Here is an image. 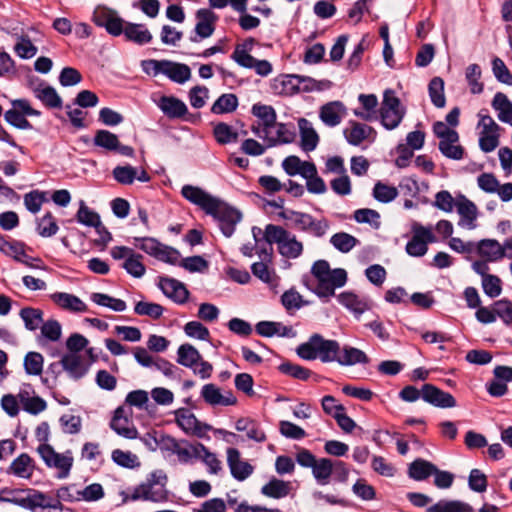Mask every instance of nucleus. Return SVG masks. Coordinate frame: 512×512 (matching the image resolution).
Listing matches in <instances>:
<instances>
[{
    "instance_id": "f257e3e1",
    "label": "nucleus",
    "mask_w": 512,
    "mask_h": 512,
    "mask_svg": "<svg viewBox=\"0 0 512 512\" xmlns=\"http://www.w3.org/2000/svg\"><path fill=\"white\" fill-rule=\"evenodd\" d=\"M181 194L186 200L211 215L225 237L233 235L236 225L242 219L240 211L197 186L184 185Z\"/></svg>"
},
{
    "instance_id": "f03ea898",
    "label": "nucleus",
    "mask_w": 512,
    "mask_h": 512,
    "mask_svg": "<svg viewBox=\"0 0 512 512\" xmlns=\"http://www.w3.org/2000/svg\"><path fill=\"white\" fill-rule=\"evenodd\" d=\"M340 351V344L336 340L325 339L320 334H313L308 341L300 344L296 352L304 360L319 359L323 363L334 362Z\"/></svg>"
},
{
    "instance_id": "7ed1b4c3",
    "label": "nucleus",
    "mask_w": 512,
    "mask_h": 512,
    "mask_svg": "<svg viewBox=\"0 0 512 512\" xmlns=\"http://www.w3.org/2000/svg\"><path fill=\"white\" fill-rule=\"evenodd\" d=\"M37 453L48 468L57 470L58 479H65L70 475L74 462L70 450L58 453L50 444H40L37 447Z\"/></svg>"
},
{
    "instance_id": "20e7f679",
    "label": "nucleus",
    "mask_w": 512,
    "mask_h": 512,
    "mask_svg": "<svg viewBox=\"0 0 512 512\" xmlns=\"http://www.w3.org/2000/svg\"><path fill=\"white\" fill-rule=\"evenodd\" d=\"M406 114V108L401 104L398 97L392 90L384 93L383 101L380 107V121L387 130L397 128Z\"/></svg>"
},
{
    "instance_id": "39448f33",
    "label": "nucleus",
    "mask_w": 512,
    "mask_h": 512,
    "mask_svg": "<svg viewBox=\"0 0 512 512\" xmlns=\"http://www.w3.org/2000/svg\"><path fill=\"white\" fill-rule=\"evenodd\" d=\"M148 65L153 66V75L164 74L170 80L183 84L191 78V69L188 65L169 60H152Z\"/></svg>"
},
{
    "instance_id": "423d86ee",
    "label": "nucleus",
    "mask_w": 512,
    "mask_h": 512,
    "mask_svg": "<svg viewBox=\"0 0 512 512\" xmlns=\"http://www.w3.org/2000/svg\"><path fill=\"white\" fill-rule=\"evenodd\" d=\"M413 236L406 245V252L413 257H421L427 253L428 243L435 241L430 228L414 223L412 226Z\"/></svg>"
},
{
    "instance_id": "0eeeda50",
    "label": "nucleus",
    "mask_w": 512,
    "mask_h": 512,
    "mask_svg": "<svg viewBox=\"0 0 512 512\" xmlns=\"http://www.w3.org/2000/svg\"><path fill=\"white\" fill-rule=\"evenodd\" d=\"M160 483V476L157 473H151L146 482L141 483L134 488L129 496L132 501L145 500L152 502H161L166 499V493L163 487L154 489L155 485Z\"/></svg>"
},
{
    "instance_id": "6e6552de",
    "label": "nucleus",
    "mask_w": 512,
    "mask_h": 512,
    "mask_svg": "<svg viewBox=\"0 0 512 512\" xmlns=\"http://www.w3.org/2000/svg\"><path fill=\"white\" fill-rule=\"evenodd\" d=\"M93 21L99 27H104L112 36H119L124 33V20L117 15V12L105 7H99L93 14Z\"/></svg>"
},
{
    "instance_id": "1a4fd4ad",
    "label": "nucleus",
    "mask_w": 512,
    "mask_h": 512,
    "mask_svg": "<svg viewBox=\"0 0 512 512\" xmlns=\"http://www.w3.org/2000/svg\"><path fill=\"white\" fill-rule=\"evenodd\" d=\"M347 272L342 268L330 270L326 277L318 280L315 293L319 297H331L335 294V289L346 284Z\"/></svg>"
},
{
    "instance_id": "9d476101",
    "label": "nucleus",
    "mask_w": 512,
    "mask_h": 512,
    "mask_svg": "<svg viewBox=\"0 0 512 512\" xmlns=\"http://www.w3.org/2000/svg\"><path fill=\"white\" fill-rule=\"evenodd\" d=\"M196 19L195 35L190 37V40L195 43L210 37L214 33L218 17L210 9L203 8L196 12Z\"/></svg>"
},
{
    "instance_id": "9b49d317",
    "label": "nucleus",
    "mask_w": 512,
    "mask_h": 512,
    "mask_svg": "<svg viewBox=\"0 0 512 512\" xmlns=\"http://www.w3.org/2000/svg\"><path fill=\"white\" fill-rule=\"evenodd\" d=\"M289 233L290 232L281 226L268 224L264 231L263 247H260L259 251H257L259 257L263 259H270L273 252L272 244L276 243L279 247L281 243L285 241V238L289 235Z\"/></svg>"
},
{
    "instance_id": "f8f14e48",
    "label": "nucleus",
    "mask_w": 512,
    "mask_h": 512,
    "mask_svg": "<svg viewBox=\"0 0 512 512\" xmlns=\"http://www.w3.org/2000/svg\"><path fill=\"white\" fill-rule=\"evenodd\" d=\"M175 416L178 426L187 434L202 437L207 430L211 429L207 424L202 425L189 409L180 408L175 411Z\"/></svg>"
},
{
    "instance_id": "ddd939ff",
    "label": "nucleus",
    "mask_w": 512,
    "mask_h": 512,
    "mask_svg": "<svg viewBox=\"0 0 512 512\" xmlns=\"http://www.w3.org/2000/svg\"><path fill=\"white\" fill-rule=\"evenodd\" d=\"M456 208L460 216L458 225L469 230L475 229L478 217L477 206L466 196L459 195L456 199Z\"/></svg>"
},
{
    "instance_id": "4468645a",
    "label": "nucleus",
    "mask_w": 512,
    "mask_h": 512,
    "mask_svg": "<svg viewBox=\"0 0 512 512\" xmlns=\"http://www.w3.org/2000/svg\"><path fill=\"white\" fill-rule=\"evenodd\" d=\"M422 399L436 407L453 408L456 400L452 394L445 392L432 384H425L422 387Z\"/></svg>"
},
{
    "instance_id": "2eb2a0df",
    "label": "nucleus",
    "mask_w": 512,
    "mask_h": 512,
    "mask_svg": "<svg viewBox=\"0 0 512 512\" xmlns=\"http://www.w3.org/2000/svg\"><path fill=\"white\" fill-rule=\"evenodd\" d=\"M345 139L350 145L359 146L363 141L369 139L372 135V141L375 137V130L373 127L350 120L348 126L343 130Z\"/></svg>"
},
{
    "instance_id": "dca6fc26",
    "label": "nucleus",
    "mask_w": 512,
    "mask_h": 512,
    "mask_svg": "<svg viewBox=\"0 0 512 512\" xmlns=\"http://www.w3.org/2000/svg\"><path fill=\"white\" fill-rule=\"evenodd\" d=\"M110 428L119 436L126 439H135L138 436V431L125 414L123 407H118L114 411V415L110 421Z\"/></svg>"
},
{
    "instance_id": "f3484780",
    "label": "nucleus",
    "mask_w": 512,
    "mask_h": 512,
    "mask_svg": "<svg viewBox=\"0 0 512 512\" xmlns=\"http://www.w3.org/2000/svg\"><path fill=\"white\" fill-rule=\"evenodd\" d=\"M201 397L211 406H230L237 403V399L231 391H227L223 394L221 390L212 383L205 384L202 387Z\"/></svg>"
},
{
    "instance_id": "a211bd4d",
    "label": "nucleus",
    "mask_w": 512,
    "mask_h": 512,
    "mask_svg": "<svg viewBox=\"0 0 512 512\" xmlns=\"http://www.w3.org/2000/svg\"><path fill=\"white\" fill-rule=\"evenodd\" d=\"M159 288L164 295L177 304H184L189 297V291L185 285L173 278L161 277L159 281Z\"/></svg>"
},
{
    "instance_id": "6ab92c4d",
    "label": "nucleus",
    "mask_w": 512,
    "mask_h": 512,
    "mask_svg": "<svg viewBox=\"0 0 512 512\" xmlns=\"http://www.w3.org/2000/svg\"><path fill=\"white\" fill-rule=\"evenodd\" d=\"M227 464L232 476L238 481H244L253 473V466L241 459L240 452L236 448L227 449Z\"/></svg>"
},
{
    "instance_id": "aec40b11",
    "label": "nucleus",
    "mask_w": 512,
    "mask_h": 512,
    "mask_svg": "<svg viewBox=\"0 0 512 512\" xmlns=\"http://www.w3.org/2000/svg\"><path fill=\"white\" fill-rule=\"evenodd\" d=\"M347 109L340 101L328 102L320 108L319 117L329 127L339 125L346 116Z\"/></svg>"
},
{
    "instance_id": "412c9836",
    "label": "nucleus",
    "mask_w": 512,
    "mask_h": 512,
    "mask_svg": "<svg viewBox=\"0 0 512 512\" xmlns=\"http://www.w3.org/2000/svg\"><path fill=\"white\" fill-rule=\"evenodd\" d=\"M299 75H280L273 79L271 88L277 95L291 96L300 92Z\"/></svg>"
},
{
    "instance_id": "4be33fe9",
    "label": "nucleus",
    "mask_w": 512,
    "mask_h": 512,
    "mask_svg": "<svg viewBox=\"0 0 512 512\" xmlns=\"http://www.w3.org/2000/svg\"><path fill=\"white\" fill-rule=\"evenodd\" d=\"M34 96L49 109L62 108V99L52 86L41 82L32 88Z\"/></svg>"
},
{
    "instance_id": "5701e85b",
    "label": "nucleus",
    "mask_w": 512,
    "mask_h": 512,
    "mask_svg": "<svg viewBox=\"0 0 512 512\" xmlns=\"http://www.w3.org/2000/svg\"><path fill=\"white\" fill-rule=\"evenodd\" d=\"M21 505L30 510H35L38 507L62 510V503L58 499L38 491L23 498Z\"/></svg>"
},
{
    "instance_id": "b1692460",
    "label": "nucleus",
    "mask_w": 512,
    "mask_h": 512,
    "mask_svg": "<svg viewBox=\"0 0 512 512\" xmlns=\"http://www.w3.org/2000/svg\"><path fill=\"white\" fill-rule=\"evenodd\" d=\"M251 112L260 120L265 138H268V135L272 133L271 130L276 125L277 114L275 109L270 105L257 103L252 106Z\"/></svg>"
},
{
    "instance_id": "393cba45",
    "label": "nucleus",
    "mask_w": 512,
    "mask_h": 512,
    "mask_svg": "<svg viewBox=\"0 0 512 512\" xmlns=\"http://www.w3.org/2000/svg\"><path fill=\"white\" fill-rule=\"evenodd\" d=\"M34 470L35 461L27 453H21L11 462L7 469V473L18 478L30 479Z\"/></svg>"
},
{
    "instance_id": "a878e982",
    "label": "nucleus",
    "mask_w": 512,
    "mask_h": 512,
    "mask_svg": "<svg viewBox=\"0 0 512 512\" xmlns=\"http://www.w3.org/2000/svg\"><path fill=\"white\" fill-rule=\"evenodd\" d=\"M158 107L170 119L183 118L188 113L186 104L174 96H162Z\"/></svg>"
},
{
    "instance_id": "bb28decb",
    "label": "nucleus",
    "mask_w": 512,
    "mask_h": 512,
    "mask_svg": "<svg viewBox=\"0 0 512 512\" xmlns=\"http://www.w3.org/2000/svg\"><path fill=\"white\" fill-rule=\"evenodd\" d=\"M50 298L60 308L78 313L87 311V305L77 296L65 292H55Z\"/></svg>"
},
{
    "instance_id": "cd10ccee",
    "label": "nucleus",
    "mask_w": 512,
    "mask_h": 512,
    "mask_svg": "<svg viewBox=\"0 0 512 512\" xmlns=\"http://www.w3.org/2000/svg\"><path fill=\"white\" fill-rule=\"evenodd\" d=\"M282 168L289 176L301 175L307 176L315 171L313 162L302 161L298 156L290 155L282 161Z\"/></svg>"
},
{
    "instance_id": "c85d7f7f",
    "label": "nucleus",
    "mask_w": 512,
    "mask_h": 512,
    "mask_svg": "<svg viewBox=\"0 0 512 512\" xmlns=\"http://www.w3.org/2000/svg\"><path fill=\"white\" fill-rule=\"evenodd\" d=\"M61 364L64 370L73 379L82 378L88 371L82 357L76 353H68L64 355L61 359Z\"/></svg>"
},
{
    "instance_id": "c756f323",
    "label": "nucleus",
    "mask_w": 512,
    "mask_h": 512,
    "mask_svg": "<svg viewBox=\"0 0 512 512\" xmlns=\"http://www.w3.org/2000/svg\"><path fill=\"white\" fill-rule=\"evenodd\" d=\"M335 362H338L342 366H352L355 364H367L369 358L364 351L358 348L344 346L337 354Z\"/></svg>"
},
{
    "instance_id": "7c9ffc66",
    "label": "nucleus",
    "mask_w": 512,
    "mask_h": 512,
    "mask_svg": "<svg viewBox=\"0 0 512 512\" xmlns=\"http://www.w3.org/2000/svg\"><path fill=\"white\" fill-rule=\"evenodd\" d=\"M503 250L502 245L495 239H483L477 245L478 254L490 262L503 258Z\"/></svg>"
},
{
    "instance_id": "2f4dec72",
    "label": "nucleus",
    "mask_w": 512,
    "mask_h": 512,
    "mask_svg": "<svg viewBox=\"0 0 512 512\" xmlns=\"http://www.w3.org/2000/svg\"><path fill=\"white\" fill-rule=\"evenodd\" d=\"M124 36L126 40L143 45L152 40V34L143 24L126 23Z\"/></svg>"
},
{
    "instance_id": "473e14b6",
    "label": "nucleus",
    "mask_w": 512,
    "mask_h": 512,
    "mask_svg": "<svg viewBox=\"0 0 512 512\" xmlns=\"http://www.w3.org/2000/svg\"><path fill=\"white\" fill-rule=\"evenodd\" d=\"M427 512H474L473 507L460 500L441 499L427 508Z\"/></svg>"
},
{
    "instance_id": "72a5a7b5",
    "label": "nucleus",
    "mask_w": 512,
    "mask_h": 512,
    "mask_svg": "<svg viewBox=\"0 0 512 512\" xmlns=\"http://www.w3.org/2000/svg\"><path fill=\"white\" fill-rule=\"evenodd\" d=\"M436 471V466L424 459L414 460L408 468L409 477L416 481H423L430 477Z\"/></svg>"
},
{
    "instance_id": "f704fd0d",
    "label": "nucleus",
    "mask_w": 512,
    "mask_h": 512,
    "mask_svg": "<svg viewBox=\"0 0 512 512\" xmlns=\"http://www.w3.org/2000/svg\"><path fill=\"white\" fill-rule=\"evenodd\" d=\"M300 136H301V148L310 152L313 151L319 142V136L309 122L306 119H301L299 122Z\"/></svg>"
},
{
    "instance_id": "c9c22d12",
    "label": "nucleus",
    "mask_w": 512,
    "mask_h": 512,
    "mask_svg": "<svg viewBox=\"0 0 512 512\" xmlns=\"http://www.w3.org/2000/svg\"><path fill=\"white\" fill-rule=\"evenodd\" d=\"M177 362L185 367L194 368L201 360V354L191 344H182L177 351Z\"/></svg>"
},
{
    "instance_id": "e433bc0d",
    "label": "nucleus",
    "mask_w": 512,
    "mask_h": 512,
    "mask_svg": "<svg viewBox=\"0 0 512 512\" xmlns=\"http://www.w3.org/2000/svg\"><path fill=\"white\" fill-rule=\"evenodd\" d=\"M290 492V483L273 478L261 488V493L267 497L280 499Z\"/></svg>"
},
{
    "instance_id": "4c0bfd02",
    "label": "nucleus",
    "mask_w": 512,
    "mask_h": 512,
    "mask_svg": "<svg viewBox=\"0 0 512 512\" xmlns=\"http://www.w3.org/2000/svg\"><path fill=\"white\" fill-rule=\"evenodd\" d=\"M459 134L455 138H449L446 140H440L438 148L440 152L449 159L461 160L464 157V148L458 144Z\"/></svg>"
},
{
    "instance_id": "58836bf2",
    "label": "nucleus",
    "mask_w": 512,
    "mask_h": 512,
    "mask_svg": "<svg viewBox=\"0 0 512 512\" xmlns=\"http://www.w3.org/2000/svg\"><path fill=\"white\" fill-rule=\"evenodd\" d=\"M278 251L285 258L295 259L302 254L303 244L296 239L295 235L289 233L285 241L278 247Z\"/></svg>"
},
{
    "instance_id": "ea45409f",
    "label": "nucleus",
    "mask_w": 512,
    "mask_h": 512,
    "mask_svg": "<svg viewBox=\"0 0 512 512\" xmlns=\"http://www.w3.org/2000/svg\"><path fill=\"white\" fill-rule=\"evenodd\" d=\"M194 455L206 464L211 474H217L221 470V462L217 456L210 452L203 444H198L194 447Z\"/></svg>"
},
{
    "instance_id": "a19ab883",
    "label": "nucleus",
    "mask_w": 512,
    "mask_h": 512,
    "mask_svg": "<svg viewBox=\"0 0 512 512\" xmlns=\"http://www.w3.org/2000/svg\"><path fill=\"white\" fill-rule=\"evenodd\" d=\"M238 107V98L235 94H222L212 105L211 112L214 114L231 113Z\"/></svg>"
},
{
    "instance_id": "79ce46f5",
    "label": "nucleus",
    "mask_w": 512,
    "mask_h": 512,
    "mask_svg": "<svg viewBox=\"0 0 512 512\" xmlns=\"http://www.w3.org/2000/svg\"><path fill=\"white\" fill-rule=\"evenodd\" d=\"M429 97L433 105L437 108H443L446 104L444 93V81L440 77L431 79L428 85Z\"/></svg>"
},
{
    "instance_id": "37998d69",
    "label": "nucleus",
    "mask_w": 512,
    "mask_h": 512,
    "mask_svg": "<svg viewBox=\"0 0 512 512\" xmlns=\"http://www.w3.org/2000/svg\"><path fill=\"white\" fill-rule=\"evenodd\" d=\"M19 315L25 324V328L30 331H35L43 323V312L40 309L25 307L20 310Z\"/></svg>"
},
{
    "instance_id": "c03bdc74",
    "label": "nucleus",
    "mask_w": 512,
    "mask_h": 512,
    "mask_svg": "<svg viewBox=\"0 0 512 512\" xmlns=\"http://www.w3.org/2000/svg\"><path fill=\"white\" fill-rule=\"evenodd\" d=\"M332 459L320 458L312 467V474L320 485H327L331 477Z\"/></svg>"
},
{
    "instance_id": "a18cd8bd",
    "label": "nucleus",
    "mask_w": 512,
    "mask_h": 512,
    "mask_svg": "<svg viewBox=\"0 0 512 512\" xmlns=\"http://www.w3.org/2000/svg\"><path fill=\"white\" fill-rule=\"evenodd\" d=\"M255 44V40L253 38L246 39L243 43L236 45L234 52L231 55V58L239 65H249L248 62L252 61V55L249 52L252 50Z\"/></svg>"
},
{
    "instance_id": "49530a36",
    "label": "nucleus",
    "mask_w": 512,
    "mask_h": 512,
    "mask_svg": "<svg viewBox=\"0 0 512 512\" xmlns=\"http://www.w3.org/2000/svg\"><path fill=\"white\" fill-rule=\"evenodd\" d=\"M118 137L108 130H98L93 138V143L107 151H116L118 147Z\"/></svg>"
},
{
    "instance_id": "de8ad7c7",
    "label": "nucleus",
    "mask_w": 512,
    "mask_h": 512,
    "mask_svg": "<svg viewBox=\"0 0 512 512\" xmlns=\"http://www.w3.org/2000/svg\"><path fill=\"white\" fill-rule=\"evenodd\" d=\"M260 262H255L251 266V270L254 276L259 278L261 281L272 284L275 281V272L273 269H270L268 263L271 262L272 256L270 259L260 258Z\"/></svg>"
},
{
    "instance_id": "09e8293b",
    "label": "nucleus",
    "mask_w": 512,
    "mask_h": 512,
    "mask_svg": "<svg viewBox=\"0 0 512 512\" xmlns=\"http://www.w3.org/2000/svg\"><path fill=\"white\" fill-rule=\"evenodd\" d=\"M358 242L357 238L346 232L336 233L330 238V243L342 253L350 252Z\"/></svg>"
},
{
    "instance_id": "8fccbe9b",
    "label": "nucleus",
    "mask_w": 512,
    "mask_h": 512,
    "mask_svg": "<svg viewBox=\"0 0 512 512\" xmlns=\"http://www.w3.org/2000/svg\"><path fill=\"white\" fill-rule=\"evenodd\" d=\"M338 301L357 316L368 309L365 302L361 301L355 294L350 292H343L338 295Z\"/></svg>"
},
{
    "instance_id": "3c124183",
    "label": "nucleus",
    "mask_w": 512,
    "mask_h": 512,
    "mask_svg": "<svg viewBox=\"0 0 512 512\" xmlns=\"http://www.w3.org/2000/svg\"><path fill=\"white\" fill-rule=\"evenodd\" d=\"M142 258L141 254H137L133 251L131 256L123 262L122 268L131 276L141 278L146 272V267L142 263Z\"/></svg>"
},
{
    "instance_id": "603ef678",
    "label": "nucleus",
    "mask_w": 512,
    "mask_h": 512,
    "mask_svg": "<svg viewBox=\"0 0 512 512\" xmlns=\"http://www.w3.org/2000/svg\"><path fill=\"white\" fill-rule=\"evenodd\" d=\"M91 299L97 305L108 307L116 312H122L126 309V302L122 299L113 298L104 293H93Z\"/></svg>"
},
{
    "instance_id": "864d4df0",
    "label": "nucleus",
    "mask_w": 512,
    "mask_h": 512,
    "mask_svg": "<svg viewBox=\"0 0 512 512\" xmlns=\"http://www.w3.org/2000/svg\"><path fill=\"white\" fill-rule=\"evenodd\" d=\"M36 230L42 237H51L58 232L59 227L52 213L48 212L37 219Z\"/></svg>"
},
{
    "instance_id": "5fc2aeb1",
    "label": "nucleus",
    "mask_w": 512,
    "mask_h": 512,
    "mask_svg": "<svg viewBox=\"0 0 512 512\" xmlns=\"http://www.w3.org/2000/svg\"><path fill=\"white\" fill-rule=\"evenodd\" d=\"M213 134L219 144H228L238 140V133L232 127L224 122L215 125Z\"/></svg>"
},
{
    "instance_id": "6e6d98bb",
    "label": "nucleus",
    "mask_w": 512,
    "mask_h": 512,
    "mask_svg": "<svg viewBox=\"0 0 512 512\" xmlns=\"http://www.w3.org/2000/svg\"><path fill=\"white\" fill-rule=\"evenodd\" d=\"M77 221L83 225L95 227L96 230H99L100 227V217L99 215L90 210L84 201H81L79 210L77 212Z\"/></svg>"
},
{
    "instance_id": "4d7b16f0",
    "label": "nucleus",
    "mask_w": 512,
    "mask_h": 512,
    "mask_svg": "<svg viewBox=\"0 0 512 512\" xmlns=\"http://www.w3.org/2000/svg\"><path fill=\"white\" fill-rule=\"evenodd\" d=\"M134 312L137 315L159 319L163 315L164 308L157 303L139 301L134 307Z\"/></svg>"
},
{
    "instance_id": "13d9d810",
    "label": "nucleus",
    "mask_w": 512,
    "mask_h": 512,
    "mask_svg": "<svg viewBox=\"0 0 512 512\" xmlns=\"http://www.w3.org/2000/svg\"><path fill=\"white\" fill-rule=\"evenodd\" d=\"M21 403L25 411L36 415L44 411L47 407L46 401L39 396L29 397L28 394H19Z\"/></svg>"
},
{
    "instance_id": "bf43d9fd",
    "label": "nucleus",
    "mask_w": 512,
    "mask_h": 512,
    "mask_svg": "<svg viewBox=\"0 0 512 512\" xmlns=\"http://www.w3.org/2000/svg\"><path fill=\"white\" fill-rule=\"evenodd\" d=\"M112 175L119 184L131 185L136 179L137 169L130 165L116 166Z\"/></svg>"
},
{
    "instance_id": "052dcab7",
    "label": "nucleus",
    "mask_w": 512,
    "mask_h": 512,
    "mask_svg": "<svg viewBox=\"0 0 512 512\" xmlns=\"http://www.w3.org/2000/svg\"><path fill=\"white\" fill-rule=\"evenodd\" d=\"M43 356L38 352H29L24 359V368L27 374L38 376L43 371Z\"/></svg>"
},
{
    "instance_id": "680f3d73",
    "label": "nucleus",
    "mask_w": 512,
    "mask_h": 512,
    "mask_svg": "<svg viewBox=\"0 0 512 512\" xmlns=\"http://www.w3.org/2000/svg\"><path fill=\"white\" fill-rule=\"evenodd\" d=\"M112 460L119 466L133 469L140 465L138 457L130 451L115 449L112 452Z\"/></svg>"
},
{
    "instance_id": "e2e57ef3",
    "label": "nucleus",
    "mask_w": 512,
    "mask_h": 512,
    "mask_svg": "<svg viewBox=\"0 0 512 512\" xmlns=\"http://www.w3.org/2000/svg\"><path fill=\"white\" fill-rule=\"evenodd\" d=\"M373 196L379 202L389 203L398 196V190L396 187L377 182L373 189Z\"/></svg>"
},
{
    "instance_id": "0e129e2a",
    "label": "nucleus",
    "mask_w": 512,
    "mask_h": 512,
    "mask_svg": "<svg viewBox=\"0 0 512 512\" xmlns=\"http://www.w3.org/2000/svg\"><path fill=\"white\" fill-rule=\"evenodd\" d=\"M481 69L477 64H470L466 69V79L473 94H480L483 91V83L479 82Z\"/></svg>"
},
{
    "instance_id": "69168bd1",
    "label": "nucleus",
    "mask_w": 512,
    "mask_h": 512,
    "mask_svg": "<svg viewBox=\"0 0 512 512\" xmlns=\"http://www.w3.org/2000/svg\"><path fill=\"white\" fill-rule=\"evenodd\" d=\"M492 71L495 78L506 85L512 86V74L502 59L495 57L492 61Z\"/></svg>"
},
{
    "instance_id": "338daca9",
    "label": "nucleus",
    "mask_w": 512,
    "mask_h": 512,
    "mask_svg": "<svg viewBox=\"0 0 512 512\" xmlns=\"http://www.w3.org/2000/svg\"><path fill=\"white\" fill-rule=\"evenodd\" d=\"M14 51L20 58L29 59L37 54L38 49L27 36H22L15 44Z\"/></svg>"
},
{
    "instance_id": "774afa93",
    "label": "nucleus",
    "mask_w": 512,
    "mask_h": 512,
    "mask_svg": "<svg viewBox=\"0 0 512 512\" xmlns=\"http://www.w3.org/2000/svg\"><path fill=\"white\" fill-rule=\"evenodd\" d=\"M496 318L499 317L506 325H512V302L501 299L494 303Z\"/></svg>"
}]
</instances>
